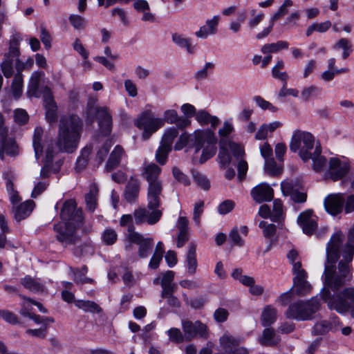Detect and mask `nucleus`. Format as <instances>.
Returning a JSON list of instances; mask_svg holds the SVG:
<instances>
[{"label":"nucleus","instance_id":"nucleus-26","mask_svg":"<svg viewBox=\"0 0 354 354\" xmlns=\"http://www.w3.org/2000/svg\"><path fill=\"white\" fill-rule=\"evenodd\" d=\"M280 342V337L270 328L263 330L262 335L258 338V342L263 346L272 347L277 346Z\"/></svg>","mask_w":354,"mask_h":354},{"label":"nucleus","instance_id":"nucleus-35","mask_svg":"<svg viewBox=\"0 0 354 354\" xmlns=\"http://www.w3.org/2000/svg\"><path fill=\"white\" fill-rule=\"evenodd\" d=\"M21 284L27 290L35 293L41 292L44 290V285L37 279L26 275L21 279Z\"/></svg>","mask_w":354,"mask_h":354},{"label":"nucleus","instance_id":"nucleus-36","mask_svg":"<svg viewBox=\"0 0 354 354\" xmlns=\"http://www.w3.org/2000/svg\"><path fill=\"white\" fill-rule=\"evenodd\" d=\"M44 130L40 127H37L35 129L33 136H32V146L35 151V156L37 160L41 156L44 147L41 145L42 136Z\"/></svg>","mask_w":354,"mask_h":354},{"label":"nucleus","instance_id":"nucleus-24","mask_svg":"<svg viewBox=\"0 0 354 354\" xmlns=\"http://www.w3.org/2000/svg\"><path fill=\"white\" fill-rule=\"evenodd\" d=\"M281 192L285 196H290L291 199L297 203H304L306 201V194L297 191L292 183L284 181L281 184Z\"/></svg>","mask_w":354,"mask_h":354},{"label":"nucleus","instance_id":"nucleus-1","mask_svg":"<svg viewBox=\"0 0 354 354\" xmlns=\"http://www.w3.org/2000/svg\"><path fill=\"white\" fill-rule=\"evenodd\" d=\"M82 128L83 122L77 115H65L60 118L57 142L50 140L44 145V164L40 171L41 178L59 171L63 161L58 160L53 163L54 157L59 152L73 153L77 149Z\"/></svg>","mask_w":354,"mask_h":354},{"label":"nucleus","instance_id":"nucleus-4","mask_svg":"<svg viewBox=\"0 0 354 354\" xmlns=\"http://www.w3.org/2000/svg\"><path fill=\"white\" fill-rule=\"evenodd\" d=\"M161 168L155 163H145L142 166L141 176L148 183L147 201L150 208L160 207L162 183L159 179Z\"/></svg>","mask_w":354,"mask_h":354},{"label":"nucleus","instance_id":"nucleus-62","mask_svg":"<svg viewBox=\"0 0 354 354\" xmlns=\"http://www.w3.org/2000/svg\"><path fill=\"white\" fill-rule=\"evenodd\" d=\"M112 146L111 141H106L102 147L97 152V158L99 160L100 164H101L104 158L106 157L111 147Z\"/></svg>","mask_w":354,"mask_h":354},{"label":"nucleus","instance_id":"nucleus-22","mask_svg":"<svg viewBox=\"0 0 354 354\" xmlns=\"http://www.w3.org/2000/svg\"><path fill=\"white\" fill-rule=\"evenodd\" d=\"M140 189V180L131 177L124 189V197L130 203H135L138 198Z\"/></svg>","mask_w":354,"mask_h":354},{"label":"nucleus","instance_id":"nucleus-39","mask_svg":"<svg viewBox=\"0 0 354 354\" xmlns=\"http://www.w3.org/2000/svg\"><path fill=\"white\" fill-rule=\"evenodd\" d=\"M98 188L95 184L90 187L89 192L85 195L86 208L91 212H94L97 206V196Z\"/></svg>","mask_w":354,"mask_h":354},{"label":"nucleus","instance_id":"nucleus-33","mask_svg":"<svg viewBox=\"0 0 354 354\" xmlns=\"http://www.w3.org/2000/svg\"><path fill=\"white\" fill-rule=\"evenodd\" d=\"M35 203L32 201L28 200L16 207L15 217L18 221L26 218L32 212Z\"/></svg>","mask_w":354,"mask_h":354},{"label":"nucleus","instance_id":"nucleus-55","mask_svg":"<svg viewBox=\"0 0 354 354\" xmlns=\"http://www.w3.org/2000/svg\"><path fill=\"white\" fill-rule=\"evenodd\" d=\"M68 19L71 26L76 30L84 29L86 25V19L77 15H70Z\"/></svg>","mask_w":354,"mask_h":354},{"label":"nucleus","instance_id":"nucleus-8","mask_svg":"<svg viewBox=\"0 0 354 354\" xmlns=\"http://www.w3.org/2000/svg\"><path fill=\"white\" fill-rule=\"evenodd\" d=\"M320 304L317 297L307 301H299L292 304L287 311V316L297 320H308L319 309Z\"/></svg>","mask_w":354,"mask_h":354},{"label":"nucleus","instance_id":"nucleus-28","mask_svg":"<svg viewBox=\"0 0 354 354\" xmlns=\"http://www.w3.org/2000/svg\"><path fill=\"white\" fill-rule=\"evenodd\" d=\"M219 342L222 350L225 353H230L234 347L239 346L241 339L226 332L220 337Z\"/></svg>","mask_w":354,"mask_h":354},{"label":"nucleus","instance_id":"nucleus-15","mask_svg":"<svg viewBox=\"0 0 354 354\" xmlns=\"http://www.w3.org/2000/svg\"><path fill=\"white\" fill-rule=\"evenodd\" d=\"M183 330L186 341H191L196 337L207 338V327L200 321L192 322L187 320L182 323Z\"/></svg>","mask_w":354,"mask_h":354},{"label":"nucleus","instance_id":"nucleus-52","mask_svg":"<svg viewBox=\"0 0 354 354\" xmlns=\"http://www.w3.org/2000/svg\"><path fill=\"white\" fill-rule=\"evenodd\" d=\"M320 93V89L315 85L304 87L301 91V99L304 102H308L310 98Z\"/></svg>","mask_w":354,"mask_h":354},{"label":"nucleus","instance_id":"nucleus-18","mask_svg":"<svg viewBox=\"0 0 354 354\" xmlns=\"http://www.w3.org/2000/svg\"><path fill=\"white\" fill-rule=\"evenodd\" d=\"M344 203L345 198L342 194H331L324 201L326 210L333 216L342 212Z\"/></svg>","mask_w":354,"mask_h":354},{"label":"nucleus","instance_id":"nucleus-63","mask_svg":"<svg viewBox=\"0 0 354 354\" xmlns=\"http://www.w3.org/2000/svg\"><path fill=\"white\" fill-rule=\"evenodd\" d=\"M235 204L231 200H226L222 202L217 208L218 212L220 214L225 215L230 212L234 207Z\"/></svg>","mask_w":354,"mask_h":354},{"label":"nucleus","instance_id":"nucleus-46","mask_svg":"<svg viewBox=\"0 0 354 354\" xmlns=\"http://www.w3.org/2000/svg\"><path fill=\"white\" fill-rule=\"evenodd\" d=\"M12 91L13 96L19 98L23 91V76L20 73L15 74L12 83Z\"/></svg>","mask_w":354,"mask_h":354},{"label":"nucleus","instance_id":"nucleus-56","mask_svg":"<svg viewBox=\"0 0 354 354\" xmlns=\"http://www.w3.org/2000/svg\"><path fill=\"white\" fill-rule=\"evenodd\" d=\"M265 171L271 176H277L281 172V169L270 158L265 161Z\"/></svg>","mask_w":354,"mask_h":354},{"label":"nucleus","instance_id":"nucleus-49","mask_svg":"<svg viewBox=\"0 0 354 354\" xmlns=\"http://www.w3.org/2000/svg\"><path fill=\"white\" fill-rule=\"evenodd\" d=\"M331 26V22L330 21H326L322 23H314L306 30V35L307 37H309L313 34V32L316 31L318 32H325L327 31L330 27Z\"/></svg>","mask_w":354,"mask_h":354},{"label":"nucleus","instance_id":"nucleus-51","mask_svg":"<svg viewBox=\"0 0 354 354\" xmlns=\"http://www.w3.org/2000/svg\"><path fill=\"white\" fill-rule=\"evenodd\" d=\"M175 290L169 291H161L162 299H166L167 304L173 308H179L180 306V302L179 299L174 296Z\"/></svg>","mask_w":354,"mask_h":354},{"label":"nucleus","instance_id":"nucleus-2","mask_svg":"<svg viewBox=\"0 0 354 354\" xmlns=\"http://www.w3.org/2000/svg\"><path fill=\"white\" fill-rule=\"evenodd\" d=\"M344 237L342 232H337L331 236L326 246V260L322 275L324 287L321 291L322 299L326 303L333 297L330 290L337 292L349 282L352 277L350 262L344 259L336 266L340 257V245Z\"/></svg>","mask_w":354,"mask_h":354},{"label":"nucleus","instance_id":"nucleus-30","mask_svg":"<svg viewBox=\"0 0 354 354\" xmlns=\"http://www.w3.org/2000/svg\"><path fill=\"white\" fill-rule=\"evenodd\" d=\"M88 272L86 266H83L81 269L70 268V273L72 274L73 281L77 284L94 283V280L91 278L86 277Z\"/></svg>","mask_w":354,"mask_h":354},{"label":"nucleus","instance_id":"nucleus-34","mask_svg":"<svg viewBox=\"0 0 354 354\" xmlns=\"http://www.w3.org/2000/svg\"><path fill=\"white\" fill-rule=\"evenodd\" d=\"M308 277L293 278V286L297 295L304 296L310 292L311 285L307 281Z\"/></svg>","mask_w":354,"mask_h":354},{"label":"nucleus","instance_id":"nucleus-40","mask_svg":"<svg viewBox=\"0 0 354 354\" xmlns=\"http://www.w3.org/2000/svg\"><path fill=\"white\" fill-rule=\"evenodd\" d=\"M75 306L85 312H90L92 313H100L102 309L95 302L89 300H77L75 301Z\"/></svg>","mask_w":354,"mask_h":354},{"label":"nucleus","instance_id":"nucleus-31","mask_svg":"<svg viewBox=\"0 0 354 354\" xmlns=\"http://www.w3.org/2000/svg\"><path fill=\"white\" fill-rule=\"evenodd\" d=\"M171 39L172 41L178 47L185 48L187 53H194L195 46L192 44V39L178 33L172 34Z\"/></svg>","mask_w":354,"mask_h":354},{"label":"nucleus","instance_id":"nucleus-54","mask_svg":"<svg viewBox=\"0 0 354 354\" xmlns=\"http://www.w3.org/2000/svg\"><path fill=\"white\" fill-rule=\"evenodd\" d=\"M293 4L291 0H285L283 4L279 7V10L274 14L270 19L274 23L276 20L279 19L281 16L286 15L288 12V8Z\"/></svg>","mask_w":354,"mask_h":354},{"label":"nucleus","instance_id":"nucleus-64","mask_svg":"<svg viewBox=\"0 0 354 354\" xmlns=\"http://www.w3.org/2000/svg\"><path fill=\"white\" fill-rule=\"evenodd\" d=\"M172 174L174 178L179 183H183L185 185H189L190 182L188 177L183 173L178 167H174L172 169Z\"/></svg>","mask_w":354,"mask_h":354},{"label":"nucleus","instance_id":"nucleus-50","mask_svg":"<svg viewBox=\"0 0 354 354\" xmlns=\"http://www.w3.org/2000/svg\"><path fill=\"white\" fill-rule=\"evenodd\" d=\"M178 131L177 128H169L163 134L160 143L171 147L174 140L178 136Z\"/></svg>","mask_w":354,"mask_h":354},{"label":"nucleus","instance_id":"nucleus-13","mask_svg":"<svg viewBox=\"0 0 354 354\" xmlns=\"http://www.w3.org/2000/svg\"><path fill=\"white\" fill-rule=\"evenodd\" d=\"M163 124V120L154 118L151 111L144 112L135 122V125L143 130L142 138L145 140H148Z\"/></svg>","mask_w":354,"mask_h":354},{"label":"nucleus","instance_id":"nucleus-11","mask_svg":"<svg viewBox=\"0 0 354 354\" xmlns=\"http://www.w3.org/2000/svg\"><path fill=\"white\" fill-rule=\"evenodd\" d=\"M61 205L59 213L62 222H67L76 225H81L82 223V212L80 209L77 208V203L74 199H68L64 203L58 202L55 205V209Z\"/></svg>","mask_w":354,"mask_h":354},{"label":"nucleus","instance_id":"nucleus-61","mask_svg":"<svg viewBox=\"0 0 354 354\" xmlns=\"http://www.w3.org/2000/svg\"><path fill=\"white\" fill-rule=\"evenodd\" d=\"M102 240L106 245H112L117 240V234L115 230L107 229L102 234Z\"/></svg>","mask_w":354,"mask_h":354},{"label":"nucleus","instance_id":"nucleus-32","mask_svg":"<svg viewBox=\"0 0 354 354\" xmlns=\"http://www.w3.org/2000/svg\"><path fill=\"white\" fill-rule=\"evenodd\" d=\"M322 148L320 145H317L313 153H310V158L313 160V169L315 171L324 169L326 165V159L321 155Z\"/></svg>","mask_w":354,"mask_h":354},{"label":"nucleus","instance_id":"nucleus-25","mask_svg":"<svg viewBox=\"0 0 354 354\" xmlns=\"http://www.w3.org/2000/svg\"><path fill=\"white\" fill-rule=\"evenodd\" d=\"M4 154L14 157L19 154V147L15 140L12 138L0 139V156L3 158Z\"/></svg>","mask_w":354,"mask_h":354},{"label":"nucleus","instance_id":"nucleus-43","mask_svg":"<svg viewBox=\"0 0 354 354\" xmlns=\"http://www.w3.org/2000/svg\"><path fill=\"white\" fill-rule=\"evenodd\" d=\"M333 48L336 49H342L343 50L342 53V58L344 59H347V57L351 55L353 51L352 44L351 41L346 38H342L339 39L333 46Z\"/></svg>","mask_w":354,"mask_h":354},{"label":"nucleus","instance_id":"nucleus-23","mask_svg":"<svg viewBox=\"0 0 354 354\" xmlns=\"http://www.w3.org/2000/svg\"><path fill=\"white\" fill-rule=\"evenodd\" d=\"M126 156V153L122 147L116 145L111 152L106 163L105 169L107 171H111L120 166L122 159Z\"/></svg>","mask_w":354,"mask_h":354},{"label":"nucleus","instance_id":"nucleus-20","mask_svg":"<svg viewBox=\"0 0 354 354\" xmlns=\"http://www.w3.org/2000/svg\"><path fill=\"white\" fill-rule=\"evenodd\" d=\"M348 163L342 162L338 158H330L328 174L333 180L336 181L343 178L348 173Z\"/></svg>","mask_w":354,"mask_h":354},{"label":"nucleus","instance_id":"nucleus-41","mask_svg":"<svg viewBox=\"0 0 354 354\" xmlns=\"http://www.w3.org/2000/svg\"><path fill=\"white\" fill-rule=\"evenodd\" d=\"M174 272L172 270H167L162 273L160 280L162 291L175 290V284L173 283Z\"/></svg>","mask_w":354,"mask_h":354},{"label":"nucleus","instance_id":"nucleus-19","mask_svg":"<svg viewBox=\"0 0 354 354\" xmlns=\"http://www.w3.org/2000/svg\"><path fill=\"white\" fill-rule=\"evenodd\" d=\"M251 196L259 203L271 201L274 198V191L268 184L261 183L251 190Z\"/></svg>","mask_w":354,"mask_h":354},{"label":"nucleus","instance_id":"nucleus-3","mask_svg":"<svg viewBox=\"0 0 354 354\" xmlns=\"http://www.w3.org/2000/svg\"><path fill=\"white\" fill-rule=\"evenodd\" d=\"M233 131V125L230 122L225 121L223 122V127L218 131L220 140L219 152L217 159L221 169L226 168L231 162V156L229 151L237 159L242 158L245 153L243 148L240 145L227 138Z\"/></svg>","mask_w":354,"mask_h":354},{"label":"nucleus","instance_id":"nucleus-9","mask_svg":"<svg viewBox=\"0 0 354 354\" xmlns=\"http://www.w3.org/2000/svg\"><path fill=\"white\" fill-rule=\"evenodd\" d=\"M328 308L344 314L354 308V287L344 288L333 295L327 303Z\"/></svg>","mask_w":354,"mask_h":354},{"label":"nucleus","instance_id":"nucleus-21","mask_svg":"<svg viewBox=\"0 0 354 354\" xmlns=\"http://www.w3.org/2000/svg\"><path fill=\"white\" fill-rule=\"evenodd\" d=\"M312 216L313 211L308 209L301 212L297 218L299 225L302 227L304 233L307 235H311L317 227V223Z\"/></svg>","mask_w":354,"mask_h":354},{"label":"nucleus","instance_id":"nucleus-17","mask_svg":"<svg viewBox=\"0 0 354 354\" xmlns=\"http://www.w3.org/2000/svg\"><path fill=\"white\" fill-rule=\"evenodd\" d=\"M43 101L47 122L49 123L55 122L57 119V106L50 88H44Z\"/></svg>","mask_w":354,"mask_h":354},{"label":"nucleus","instance_id":"nucleus-6","mask_svg":"<svg viewBox=\"0 0 354 354\" xmlns=\"http://www.w3.org/2000/svg\"><path fill=\"white\" fill-rule=\"evenodd\" d=\"M315 138L308 131L296 130L294 131L290 142V149L292 152L299 151V156L304 162L310 158L311 150L314 149Z\"/></svg>","mask_w":354,"mask_h":354},{"label":"nucleus","instance_id":"nucleus-60","mask_svg":"<svg viewBox=\"0 0 354 354\" xmlns=\"http://www.w3.org/2000/svg\"><path fill=\"white\" fill-rule=\"evenodd\" d=\"M12 64V59L10 58H6L1 64L2 73L6 78H9L13 75Z\"/></svg>","mask_w":354,"mask_h":354},{"label":"nucleus","instance_id":"nucleus-5","mask_svg":"<svg viewBox=\"0 0 354 354\" xmlns=\"http://www.w3.org/2000/svg\"><path fill=\"white\" fill-rule=\"evenodd\" d=\"M217 138L212 129H197L192 134L191 145L198 153L202 149L199 159L201 164L213 157L216 152Z\"/></svg>","mask_w":354,"mask_h":354},{"label":"nucleus","instance_id":"nucleus-42","mask_svg":"<svg viewBox=\"0 0 354 354\" xmlns=\"http://www.w3.org/2000/svg\"><path fill=\"white\" fill-rule=\"evenodd\" d=\"M289 46L288 42L286 41H278L276 43L267 44L262 46L261 52L263 54L271 53H277L282 49H288Z\"/></svg>","mask_w":354,"mask_h":354},{"label":"nucleus","instance_id":"nucleus-27","mask_svg":"<svg viewBox=\"0 0 354 354\" xmlns=\"http://www.w3.org/2000/svg\"><path fill=\"white\" fill-rule=\"evenodd\" d=\"M195 119L201 126L210 124L212 129H214L220 123V120L217 116L212 115L205 110L198 111Z\"/></svg>","mask_w":354,"mask_h":354},{"label":"nucleus","instance_id":"nucleus-59","mask_svg":"<svg viewBox=\"0 0 354 354\" xmlns=\"http://www.w3.org/2000/svg\"><path fill=\"white\" fill-rule=\"evenodd\" d=\"M40 39L46 50L51 48L52 37L49 31L44 26L40 27Z\"/></svg>","mask_w":354,"mask_h":354},{"label":"nucleus","instance_id":"nucleus-44","mask_svg":"<svg viewBox=\"0 0 354 354\" xmlns=\"http://www.w3.org/2000/svg\"><path fill=\"white\" fill-rule=\"evenodd\" d=\"M283 203L280 199H275L273 201V209L272 211V221L281 222L283 220Z\"/></svg>","mask_w":354,"mask_h":354},{"label":"nucleus","instance_id":"nucleus-37","mask_svg":"<svg viewBox=\"0 0 354 354\" xmlns=\"http://www.w3.org/2000/svg\"><path fill=\"white\" fill-rule=\"evenodd\" d=\"M196 257V247L193 243H192L189 245V250L186 258L187 272L190 275L194 274L196 270L198 263Z\"/></svg>","mask_w":354,"mask_h":354},{"label":"nucleus","instance_id":"nucleus-48","mask_svg":"<svg viewBox=\"0 0 354 354\" xmlns=\"http://www.w3.org/2000/svg\"><path fill=\"white\" fill-rule=\"evenodd\" d=\"M171 151V147L161 144L156 152V160L161 165H164L167 160L168 154Z\"/></svg>","mask_w":354,"mask_h":354},{"label":"nucleus","instance_id":"nucleus-45","mask_svg":"<svg viewBox=\"0 0 354 354\" xmlns=\"http://www.w3.org/2000/svg\"><path fill=\"white\" fill-rule=\"evenodd\" d=\"M336 321L333 322H328L326 320H322L316 323L313 327V333L315 335H322L330 330L333 328V325H335Z\"/></svg>","mask_w":354,"mask_h":354},{"label":"nucleus","instance_id":"nucleus-47","mask_svg":"<svg viewBox=\"0 0 354 354\" xmlns=\"http://www.w3.org/2000/svg\"><path fill=\"white\" fill-rule=\"evenodd\" d=\"M192 176L195 183L205 191L210 188V182L207 177L197 171H192Z\"/></svg>","mask_w":354,"mask_h":354},{"label":"nucleus","instance_id":"nucleus-16","mask_svg":"<svg viewBox=\"0 0 354 354\" xmlns=\"http://www.w3.org/2000/svg\"><path fill=\"white\" fill-rule=\"evenodd\" d=\"M45 73L42 71L34 72L29 80L27 95L28 97L39 98L41 96L44 98V88H49L48 86H40V83L44 82Z\"/></svg>","mask_w":354,"mask_h":354},{"label":"nucleus","instance_id":"nucleus-7","mask_svg":"<svg viewBox=\"0 0 354 354\" xmlns=\"http://www.w3.org/2000/svg\"><path fill=\"white\" fill-rule=\"evenodd\" d=\"M86 122L92 123L96 118L102 133L104 136L110 134L112 128V116L106 106H97L95 102L90 100L86 106Z\"/></svg>","mask_w":354,"mask_h":354},{"label":"nucleus","instance_id":"nucleus-12","mask_svg":"<svg viewBox=\"0 0 354 354\" xmlns=\"http://www.w3.org/2000/svg\"><path fill=\"white\" fill-rule=\"evenodd\" d=\"M134 226L130 225L127 229V238L130 243L138 245V254L140 258L146 259L151 253L153 247V239L145 238L142 234L135 232Z\"/></svg>","mask_w":354,"mask_h":354},{"label":"nucleus","instance_id":"nucleus-38","mask_svg":"<svg viewBox=\"0 0 354 354\" xmlns=\"http://www.w3.org/2000/svg\"><path fill=\"white\" fill-rule=\"evenodd\" d=\"M277 319V310L272 306H266L261 313V322L263 326L272 325Z\"/></svg>","mask_w":354,"mask_h":354},{"label":"nucleus","instance_id":"nucleus-14","mask_svg":"<svg viewBox=\"0 0 354 354\" xmlns=\"http://www.w3.org/2000/svg\"><path fill=\"white\" fill-rule=\"evenodd\" d=\"M148 209L146 208H138L133 212V218L136 224L140 225L147 223L149 225H154L158 223L162 212L158 209L159 207L150 208L147 205Z\"/></svg>","mask_w":354,"mask_h":354},{"label":"nucleus","instance_id":"nucleus-10","mask_svg":"<svg viewBox=\"0 0 354 354\" xmlns=\"http://www.w3.org/2000/svg\"><path fill=\"white\" fill-rule=\"evenodd\" d=\"M80 225L67 222H59L55 225L54 230L57 240L64 247L77 244L80 241V237L76 230Z\"/></svg>","mask_w":354,"mask_h":354},{"label":"nucleus","instance_id":"nucleus-57","mask_svg":"<svg viewBox=\"0 0 354 354\" xmlns=\"http://www.w3.org/2000/svg\"><path fill=\"white\" fill-rule=\"evenodd\" d=\"M259 226L260 228L263 229V236L266 238L272 237L276 232V226L272 223H268L262 221L259 223Z\"/></svg>","mask_w":354,"mask_h":354},{"label":"nucleus","instance_id":"nucleus-58","mask_svg":"<svg viewBox=\"0 0 354 354\" xmlns=\"http://www.w3.org/2000/svg\"><path fill=\"white\" fill-rule=\"evenodd\" d=\"M256 104L263 110H269L272 113L277 111V108L273 106L270 102L266 101L259 95L254 96L253 98Z\"/></svg>","mask_w":354,"mask_h":354},{"label":"nucleus","instance_id":"nucleus-29","mask_svg":"<svg viewBox=\"0 0 354 354\" xmlns=\"http://www.w3.org/2000/svg\"><path fill=\"white\" fill-rule=\"evenodd\" d=\"M188 220L185 216H180L177 223V227L179 233L177 236V247L182 248L188 241Z\"/></svg>","mask_w":354,"mask_h":354},{"label":"nucleus","instance_id":"nucleus-53","mask_svg":"<svg viewBox=\"0 0 354 354\" xmlns=\"http://www.w3.org/2000/svg\"><path fill=\"white\" fill-rule=\"evenodd\" d=\"M167 333L169 341L174 343H181L185 339V334L183 335L179 328H171L167 331Z\"/></svg>","mask_w":354,"mask_h":354}]
</instances>
